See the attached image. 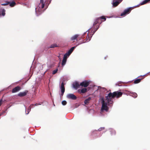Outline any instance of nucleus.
<instances>
[{"label":"nucleus","instance_id":"nucleus-1","mask_svg":"<svg viewBox=\"0 0 150 150\" xmlns=\"http://www.w3.org/2000/svg\"><path fill=\"white\" fill-rule=\"evenodd\" d=\"M122 94V93L119 91H115L113 93H110L108 95L105 97V98H101V100L102 102V106L101 110L103 111L105 110L107 111L108 108V105L111 106L113 103V99L115 97L117 98L121 97Z\"/></svg>","mask_w":150,"mask_h":150},{"label":"nucleus","instance_id":"nucleus-21","mask_svg":"<svg viewBox=\"0 0 150 150\" xmlns=\"http://www.w3.org/2000/svg\"><path fill=\"white\" fill-rule=\"evenodd\" d=\"M150 0H145L141 2L140 4L141 5H142L144 4H145L148 2L149 1H150Z\"/></svg>","mask_w":150,"mask_h":150},{"label":"nucleus","instance_id":"nucleus-26","mask_svg":"<svg viewBox=\"0 0 150 150\" xmlns=\"http://www.w3.org/2000/svg\"><path fill=\"white\" fill-rule=\"evenodd\" d=\"M110 132H111V135H114L115 134V132L114 130L112 129L110 131Z\"/></svg>","mask_w":150,"mask_h":150},{"label":"nucleus","instance_id":"nucleus-42","mask_svg":"<svg viewBox=\"0 0 150 150\" xmlns=\"http://www.w3.org/2000/svg\"><path fill=\"white\" fill-rule=\"evenodd\" d=\"M144 76V75H143V76Z\"/></svg>","mask_w":150,"mask_h":150},{"label":"nucleus","instance_id":"nucleus-31","mask_svg":"<svg viewBox=\"0 0 150 150\" xmlns=\"http://www.w3.org/2000/svg\"><path fill=\"white\" fill-rule=\"evenodd\" d=\"M105 128L104 127H101L99 129H98V130L99 131H101L104 129Z\"/></svg>","mask_w":150,"mask_h":150},{"label":"nucleus","instance_id":"nucleus-33","mask_svg":"<svg viewBox=\"0 0 150 150\" xmlns=\"http://www.w3.org/2000/svg\"><path fill=\"white\" fill-rule=\"evenodd\" d=\"M3 100L2 99L0 100V106L2 104Z\"/></svg>","mask_w":150,"mask_h":150},{"label":"nucleus","instance_id":"nucleus-9","mask_svg":"<svg viewBox=\"0 0 150 150\" xmlns=\"http://www.w3.org/2000/svg\"><path fill=\"white\" fill-rule=\"evenodd\" d=\"M28 91L25 90L23 92H20L18 94V96L20 97H23L26 96L28 93Z\"/></svg>","mask_w":150,"mask_h":150},{"label":"nucleus","instance_id":"nucleus-38","mask_svg":"<svg viewBox=\"0 0 150 150\" xmlns=\"http://www.w3.org/2000/svg\"><path fill=\"white\" fill-rule=\"evenodd\" d=\"M58 57L59 58L60 57V55H59L58 56Z\"/></svg>","mask_w":150,"mask_h":150},{"label":"nucleus","instance_id":"nucleus-20","mask_svg":"<svg viewBox=\"0 0 150 150\" xmlns=\"http://www.w3.org/2000/svg\"><path fill=\"white\" fill-rule=\"evenodd\" d=\"M8 4H9L10 6L11 7L14 6L16 4V3L14 1H12L11 2H8Z\"/></svg>","mask_w":150,"mask_h":150},{"label":"nucleus","instance_id":"nucleus-15","mask_svg":"<svg viewBox=\"0 0 150 150\" xmlns=\"http://www.w3.org/2000/svg\"><path fill=\"white\" fill-rule=\"evenodd\" d=\"M91 98V97H88V98L86 99L84 101V103L85 104L87 105L90 101Z\"/></svg>","mask_w":150,"mask_h":150},{"label":"nucleus","instance_id":"nucleus-36","mask_svg":"<svg viewBox=\"0 0 150 150\" xmlns=\"http://www.w3.org/2000/svg\"><path fill=\"white\" fill-rule=\"evenodd\" d=\"M8 4V3H7L6 4H1L2 5H6Z\"/></svg>","mask_w":150,"mask_h":150},{"label":"nucleus","instance_id":"nucleus-32","mask_svg":"<svg viewBox=\"0 0 150 150\" xmlns=\"http://www.w3.org/2000/svg\"><path fill=\"white\" fill-rule=\"evenodd\" d=\"M5 111H3L2 113H1L0 114V117L2 115H3L4 114V113H5Z\"/></svg>","mask_w":150,"mask_h":150},{"label":"nucleus","instance_id":"nucleus-12","mask_svg":"<svg viewBox=\"0 0 150 150\" xmlns=\"http://www.w3.org/2000/svg\"><path fill=\"white\" fill-rule=\"evenodd\" d=\"M73 86L74 88L76 89L79 87L80 84H79V83L77 81L73 83Z\"/></svg>","mask_w":150,"mask_h":150},{"label":"nucleus","instance_id":"nucleus-4","mask_svg":"<svg viewBox=\"0 0 150 150\" xmlns=\"http://www.w3.org/2000/svg\"><path fill=\"white\" fill-rule=\"evenodd\" d=\"M91 82L90 80H85L80 83V86L84 88L87 87Z\"/></svg>","mask_w":150,"mask_h":150},{"label":"nucleus","instance_id":"nucleus-25","mask_svg":"<svg viewBox=\"0 0 150 150\" xmlns=\"http://www.w3.org/2000/svg\"><path fill=\"white\" fill-rule=\"evenodd\" d=\"M131 95L134 98L137 97V94L135 93H132Z\"/></svg>","mask_w":150,"mask_h":150},{"label":"nucleus","instance_id":"nucleus-35","mask_svg":"<svg viewBox=\"0 0 150 150\" xmlns=\"http://www.w3.org/2000/svg\"><path fill=\"white\" fill-rule=\"evenodd\" d=\"M46 64H43L42 65V68H44V67H45L46 66Z\"/></svg>","mask_w":150,"mask_h":150},{"label":"nucleus","instance_id":"nucleus-11","mask_svg":"<svg viewBox=\"0 0 150 150\" xmlns=\"http://www.w3.org/2000/svg\"><path fill=\"white\" fill-rule=\"evenodd\" d=\"M21 87L19 86H17L12 89V92L13 93H16L18 91L21 90Z\"/></svg>","mask_w":150,"mask_h":150},{"label":"nucleus","instance_id":"nucleus-13","mask_svg":"<svg viewBox=\"0 0 150 150\" xmlns=\"http://www.w3.org/2000/svg\"><path fill=\"white\" fill-rule=\"evenodd\" d=\"M79 36V34H75L72 36L70 38V40L71 41H74L76 40H77V38Z\"/></svg>","mask_w":150,"mask_h":150},{"label":"nucleus","instance_id":"nucleus-19","mask_svg":"<svg viewBox=\"0 0 150 150\" xmlns=\"http://www.w3.org/2000/svg\"><path fill=\"white\" fill-rule=\"evenodd\" d=\"M67 59L63 58L62 63V66H64L66 62Z\"/></svg>","mask_w":150,"mask_h":150},{"label":"nucleus","instance_id":"nucleus-40","mask_svg":"<svg viewBox=\"0 0 150 150\" xmlns=\"http://www.w3.org/2000/svg\"><path fill=\"white\" fill-rule=\"evenodd\" d=\"M85 42H83L82 43H84Z\"/></svg>","mask_w":150,"mask_h":150},{"label":"nucleus","instance_id":"nucleus-28","mask_svg":"<svg viewBox=\"0 0 150 150\" xmlns=\"http://www.w3.org/2000/svg\"><path fill=\"white\" fill-rule=\"evenodd\" d=\"M69 56L66 54V53L64 54V56L63 58L67 59V58H68Z\"/></svg>","mask_w":150,"mask_h":150},{"label":"nucleus","instance_id":"nucleus-22","mask_svg":"<svg viewBox=\"0 0 150 150\" xmlns=\"http://www.w3.org/2000/svg\"><path fill=\"white\" fill-rule=\"evenodd\" d=\"M85 40L86 42H88L91 40V38H90L89 36H88V33L87 36Z\"/></svg>","mask_w":150,"mask_h":150},{"label":"nucleus","instance_id":"nucleus-34","mask_svg":"<svg viewBox=\"0 0 150 150\" xmlns=\"http://www.w3.org/2000/svg\"><path fill=\"white\" fill-rule=\"evenodd\" d=\"M87 32V31H86V32H84L83 34L82 35V38H83V37L84 36V35L86 33V32Z\"/></svg>","mask_w":150,"mask_h":150},{"label":"nucleus","instance_id":"nucleus-39","mask_svg":"<svg viewBox=\"0 0 150 150\" xmlns=\"http://www.w3.org/2000/svg\"><path fill=\"white\" fill-rule=\"evenodd\" d=\"M107 17L108 18H111V17H109V18H108V17Z\"/></svg>","mask_w":150,"mask_h":150},{"label":"nucleus","instance_id":"nucleus-16","mask_svg":"<svg viewBox=\"0 0 150 150\" xmlns=\"http://www.w3.org/2000/svg\"><path fill=\"white\" fill-rule=\"evenodd\" d=\"M80 93H84L87 91V89L86 88H83L81 90H79Z\"/></svg>","mask_w":150,"mask_h":150},{"label":"nucleus","instance_id":"nucleus-14","mask_svg":"<svg viewBox=\"0 0 150 150\" xmlns=\"http://www.w3.org/2000/svg\"><path fill=\"white\" fill-rule=\"evenodd\" d=\"M5 10L4 9H0V16L2 15L3 16H5Z\"/></svg>","mask_w":150,"mask_h":150},{"label":"nucleus","instance_id":"nucleus-3","mask_svg":"<svg viewBox=\"0 0 150 150\" xmlns=\"http://www.w3.org/2000/svg\"><path fill=\"white\" fill-rule=\"evenodd\" d=\"M103 19L104 21H101L100 23V24H101L102 21H105L106 20V18L104 16H102L98 18L95 20V21L93 23V25H96V24H97L98 23H99V20H103Z\"/></svg>","mask_w":150,"mask_h":150},{"label":"nucleus","instance_id":"nucleus-8","mask_svg":"<svg viewBox=\"0 0 150 150\" xmlns=\"http://www.w3.org/2000/svg\"><path fill=\"white\" fill-rule=\"evenodd\" d=\"M129 8L125 9L123 12L121 14V16H123L125 15L127 13H129L130 11V8Z\"/></svg>","mask_w":150,"mask_h":150},{"label":"nucleus","instance_id":"nucleus-18","mask_svg":"<svg viewBox=\"0 0 150 150\" xmlns=\"http://www.w3.org/2000/svg\"><path fill=\"white\" fill-rule=\"evenodd\" d=\"M98 88L101 92H105L106 91V89L104 88H101L100 86L98 87Z\"/></svg>","mask_w":150,"mask_h":150},{"label":"nucleus","instance_id":"nucleus-5","mask_svg":"<svg viewBox=\"0 0 150 150\" xmlns=\"http://www.w3.org/2000/svg\"><path fill=\"white\" fill-rule=\"evenodd\" d=\"M64 84H65L63 82H62V83L61 86L60 87V89L61 92V96L63 95L65 91V88L64 87Z\"/></svg>","mask_w":150,"mask_h":150},{"label":"nucleus","instance_id":"nucleus-27","mask_svg":"<svg viewBox=\"0 0 150 150\" xmlns=\"http://www.w3.org/2000/svg\"><path fill=\"white\" fill-rule=\"evenodd\" d=\"M57 47V44H53L51 45L50 47V48H54V47Z\"/></svg>","mask_w":150,"mask_h":150},{"label":"nucleus","instance_id":"nucleus-6","mask_svg":"<svg viewBox=\"0 0 150 150\" xmlns=\"http://www.w3.org/2000/svg\"><path fill=\"white\" fill-rule=\"evenodd\" d=\"M81 43H80V44H79L77 45H76V46H74V47H72L71 48H70V49L66 53V54H67V55H68L69 56H70V55L72 53V52L73 51V50H74V48H75L76 47V46H78L79 45V44H81Z\"/></svg>","mask_w":150,"mask_h":150},{"label":"nucleus","instance_id":"nucleus-37","mask_svg":"<svg viewBox=\"0 0 150 150\" xmlns=\"http://www.w3.org/2000/svg\"><path fill=\"white\" fill-rule=\"evenodd\" d=\"M40 105V104H37V103L35 104V106H37V105Z\"/></svg>","mask_w":150,"mask_h":150},{"label":"nucleus","instance_id":"nucleus-17","mask_svg":"<svg viewBox=\"0 0 150 150\" xmlns=\"http://www.w3.org/2000/svg\"><path fill=\"white\" fill-rule=\"evenodd\" d=\"M32 105H33L31 104V105H30V106H29L28 107V108L27 111H26V110H25V112H26V114H27V115L28 114V113H29V112H30V111L31 109V106Z\"/></svg>","mask_w":150,"mask_h":150},{"label":"nucleus","instance_id":"nucleus-7","mask_svg":"<svg viewBox=\"0 0 150 150\" xmlns=\"http://www.w3.org/2000/svg\"><path fill=\"white\" fill-rule=\"evenodd\" d=\"M67 98L72 100H75L76 98L75 96L73 94H69L67 95Z\"/></svg>","mask_w":150,"mask_h":150},{"label":"nucleus","instance_id":"nucleus-24","mask_svg":"<svg viewBox=\"0 0 150 150\" xmlns=\"http://www.w3.org/2000/svg\"><path fill=\"white\" fill-rule=\"evenodd\" d=\"M99 28V25L97 26V28H94L95 30L93 31V33L92 34L91 37H92V35L94 34L95 32Z\"/></svg>","mask_w":150,"mask_h":150},{"label":"nucleus","instance_id":"nucleus-2","mask_svg":"<svg viewBox=\"0 0 150 150\" xmlns=\"http://www.w3.org/2000/svg\"><path fill=\"white\" fill-rule=\"evenodd\" d=\"M45 1L44 0H40V3L38 4L35 8L36 14L37 16L40 15L43 12V8L44 7Z\"/></svg>","mask_w":150,"mask_h":150},{"label":"nucleus","instance_id":"nucleus-41","mask_svg":"<svg viewBox=\"0 0 150 150\" xmlns=\"http://www.w3.org/2000/svg\"><path fill=\"white\" fill-rule=\"evenodd\" d=\"M105 59L106 58H105Z\"/></svg>","mask_w":150,"mask_h":150},{"label":"nucleus","instance_id":"nucleus-23","mask_svg":"<svg viewBox=\"0 0 150 150\" xmlns=\"http://www.w3.org/2000/svg\"><path fill=\"white\" fill-rule=\"evenodd\" d=\"M141 80L140 79H137L134 81V83L135 84L138 83L140 82Z\"/></svg>","mask_w":150,"mask_h":150},{"label":"nucleus","instance_id":"nucleus-30","mask_svg":"<svg viewBox=\"0 0 150 150\" xmlns=\"http://www.w3.org/2000/svg\"><path fill=\"white\" fill-rule=\"evenodd\" d=\"M57 71H58L57 69L54 70L53 71V72H52V74H56L57 72Z\"/></svg>","mask_w":150,"mask_h":150},{"label":"nucleus","instance_id":"nucleus-29","mask_svg":"<svg viewBox=\"0 0 150 150\" xmlns=\"http://www.w3.org/2000/svg\"><path fill=\"white\" fill-rule=\"evenodd\" d=\"M67 102L65 100H63L62 102V104L63 105H65L67 104Z\"/></svg>","mask_w":150,"mask_h":150},{"label":"nucleus","instance_id":"nucleus-10","mask_svg":"<svg viewBox=\"0 0 150 150\" xmlns=\"http://www.w3.org/2000/svg\"><path fill=\"white\" fill-rule=\"evenodd\" d=\"M121 2L118 1H115L113 0L112 2V4L113 7H116Z\"/></svg>","mask_w":150,"mask_h":150}]
</instances>
